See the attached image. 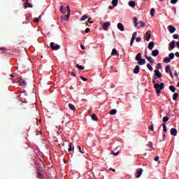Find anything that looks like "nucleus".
Here are the masks:
<instances>
[{
	"label": "nucleus",
	"mask_w": 179,
	"mask_h": 179,
	"mask_svg": "<svg viewBox=\"0 0 179 179\" xmlns=\"http://www.w3.org/2000/svg\"><path fill=\"white\" fill-rule=\"evenodd\" d=\"M92 120L93 121H97V120H99V118L97 117V115L96 114H92Z\"/></svg>",
	"instance_id": "30"
},
{
	"label": "nucleus",
	"mask_w": 179,
	"mask_h": 179,
	"mask_svg": "<svg viewBox=\"0 0 179 179\" xmlns=\"http://www.w3.org/2000/svg\"><path fill=\"white\" fill-rule=\"evenodd\" d=\"M139 65H136L134 68V69L133 70L134 73H135L136 75H138V73H139Z\"/></svg>",
	"instance_id": "15"
},
{
	"label": "nucleus",
	"mask_w": 179,
	"mask_h": 179,
	"mask_svg": "<svg viewBox=\"0 0 179 179\" xmlns=\"http://www.w3.org/2000/svg\"><path fill=\"white\" fill-rule=\"evenodd\" d=\"M157 68V69H162V64H157V66L156 67Z\"/></svg>",
	"instance_id": "51"
},
{
	"label": "nucleus",
	"mask_w": 179,
	"mask_h": 179,
	"mask_svg": "<svg viewBox=\"0 0 179 179\" xmlns=\"http://www.w3.org/2000/svg\"><path fill=\"white\" fill-rule=\"evenodd\" d=\"M18 83H19L20 86H26V85H27L26 80L24 79H23V78H22V77L18 78Z\"/></svg>",
	"instance_id": "4"
},
{
	"label": "nucleus",
	"mask_w": 179,
	"mask_h": 179,
	"mask_svg": "<svg viewBox=\"0 0 179 179\" xmlns=\"http://www.w3.org/2000/svg\"><path fill=\"white\" fill-rule=\"evenodd\" d=\"M87 17H89V15H83V16L81 17L80 21H81V22H83V21L86 20V19H87Z\"/></svg>",
	"instance_id": "28"
},
{
	"label": "nucleus",
	"mask_w": 179,
	"mask_h": 179,
	"mask_svg": "<svg viewBox=\"0 0 179 179\" xmlns=\"http://www.w3.org/2000/svg\"><path fill=\"white\" fill-rule=\"evenodd\" d=\"M145 57L146 59H148V61L149 62H150V64H154L155 63V60H153L152 57L148 56V52H145Z\"/></svg>",
	"instance_id": "7"
},
{
	"label": "nucleus",
	"mask_w": 179,
	"mask_h": 179,
	"mask_svg": "<svg viewBox=\"0 0 179 179\" xmlns=\"http://www.w3.org/2000/svg\"><path fill=\"white\" fill-rule=\"evenodd\" d=\"M177 129L172 128L171 129V135H173V136H177Z\"/></svg>",
	"instance_id": "14"
},
{
	"label": "nucleus",
	"mask_w": 179,
	"mask_h": 179,
	"mask_svg": "<svg viewBox=\"0 0 179 179\" xmlns=\"http://www.w3.org/2000/svg\"><path fill=\"white\" fill-rule=\"evenodd\" d=\"M134 41H135V40L131 39V41H130V46L131 47H132V45H134Z\"/></svg>",
	"instance_id": "54"
},
{
	"label": "nucleus",
	"mask_w": 179,
	"mask_h": 179,
	"mask_svg": "<svg viewBox=\"0 0 179 179\" xmlns=\"http://www.w3.org/2000/svg\"><path fill=\"white\" fill-rule=\"evenodd\" d=\"M66 9H67V14L71 15V7H69V6H67Z\"/></svg>",
	"instance_id": "43"
},
{
	"label": "nucleus",
	"mask_w": 179,
	"mask_h": 179,
	"mask_svg": "<svg viewBox=\"0 0 179 179\" xmlns=\"http://www.w3.org/2000/svg\"><path fill=\"white\" fill-rule=\"evenodd\" d=\"M165 72H166V73H169L170 72H171V69H170V66H166Z\"/></svg>",
	"instance_id": "35"
},
{
	"label": "nucleus",
	"mask_w": 179,
	"mask_h": 179,
	"mask_svg": "<svg viewBox=\"0 0 179 179\" xmlns=\"http://www.w3.org/2000/svg\"><path fill=\"white\" fill-rule=\"evenodd\" d=\"M76 68H78V69H80V71H83V69H85V67L83 66H80L79 64H76Z\"/></svg>",
	"instance_id": "37"
},
{
	"label": "nucleus",
	"mask_w": 179,
	"mask_h": 179,
	"mask_svg": "<svg viewBox=\"0 0 179 179\" xmlns=\"http://www.w3.org/2000/svg\"><path fill=\"white\" fill-rule=\"evenodd\" d=\"M152 55L153 57H157V55H159V50L155 49L154 50L152 51Z\"/></svg>",
	"instance_id": "17"
},
{
	"label": "nucleus",
	"mask_w": 179,
	"mask_h": 179,
	"mask_svg": "<svg viewBox=\"0 0 179 179\" xmlns=\"http://www.w3.org/2000/svg\"><path fill=\"white\" fill-rule=\"evenodd\" d=\"M129 6H131V8H135V1H129Z\"/></svg>",
	"instance_id": "31"
},
{
	"label": "nucleus",
	"mask_w": 179,
	"mask_h": 179,
	"mask_svg": "<svg viewBox=\"0 0 179 179\" xmlns=\"http://www.w3.org/2000/svg\"><path fill=\"white\" fill-rule=\"evenodd\" d=\"M69 107L70 110H72L73 111H75V110H76V108L72 103H69Z\"/></svg>",
	"instance_id": "23"
},
{
	"label": "nucleus",
	"mask_w": 179,
	"mask_h": 179,
	"mask_svg": "<svg viewBox=\"0 0 179 179\" xmlns=\"http://www.w3.org/2000/svg\"><path fill=\"white\" fill-rule=\"evenodd\" d=\"M162 141H166V134H163L162 136Z\"/></svg>",
	"instance_id": "61"
},
{
	"label": "nucleus",
	"mask_w": 179,
	"mask_h": 179,
	"mask_svg": "<svg viewBox=\"0 0 179 179\" xmlns=\"http://www.w3.org/2000/svg\"><path fill=\"white\" fill-rule=\"evenodd\" d=\"M154 48H155V42H153V41L150 42L148 44L149 50H153Z\"/></svg>",
	"instance_id": "16"
},
{
	"label": "nucleus",
	"mask_w": 179,
	"mask_h": 179,
	"mask_svg": "<svg viewBox=\"0 0 179 179\" xmlns=\"http://www.w3.org/2000/svg\"><path fill=\"white\" fill-rule=\"evenodd\" d=\"M23 2H24V8L25 9H27V8H33V5L31 3H29V0H23Z\"/></svg>",
	"instance_id": "6"
},
{
	"label": "nucleus",
	"mask_w": 179,
	"mask_h": 179,
	"mask_svg": "<svg viewBox=\"0 0 179 179\" xmlns=\"http://www.w3.org/2000/svg\"><path fill=\"white\" fill-rule=\"evenodd\" d=\"M169 75L171 78H174V76H173V73L171 71H170Z\"/></svg>",
	"instance_id": "64"
},
{
	"label": "nucleus",
	"mask_w": 179,
	"mask_h": 179,
	"mask_svg": "<svg viewBox=\"0 0 179 179\" xmlns=\"http://www.w3.org/2000/svg\"><path fill=\"white\" fill-rule=\"evenodd\" d=\"M168 30L169 32L173 34V33H175L176 30H177V29H176V27H174L173 25H169V26H168Z\"/></svg>",
	"instance_id": "8"
},
{
	"label": "nucleus",
	"mask_w": 179,
	"mask_h": 179,
	"mask_svg": "<svg viewBox=\"0 0 179 179\" xmlns=\"http://www.w3.org/2000/svg\"><path fill=\"white\" fill-rule=\"evenodd\" d=\"M88 22H89V23H93V22L92 21V17H90L88 18Z\"/></svg>",
	"instance_id": "58"
},
{
	"label": "nucleus",
	"mask_w": 179,
	"mask_h": 179,
	"mask_svg": "<svg viewBox=\"0 0 179 179\" xmlns=\"http://www.w3.org/2000/svg\"><path fill=\"white\" fill-rule=\"evenodd\" d=\"M171 61V59H170V57H166L164 59V62L165 64H169L170 62Z\"/></svg>",
	"instance_id": "22"
},
{
	"label": "nucleus",
	"mask_w": 179,
	"mask_h": 179,
	"mask_svg": "<svg viewBox=\"0 0 179 179\" xmlns=\"http://www.w3.org/2000/svg\"><path fill=\"white\" fill-rule=\"evenodd\" d=\"M173 38H174L175 40H177V38H178V34H173Z\"/></svg>",
	"instance_id": "50"
},
{
	"label": "nucleus",
	"mask_w": 179,
	"mask_h": 179,
	"mask_svg": "<svg viewBox=\"0 0 179 179\" xmlns=\"http://www.w3.org/2000/svg\"><path fill=\"white\" fill-rule=\"evenodd\" d=\"M50 48L52 50H54L55 51H57V50H59L61 48V45L54 43V42L50 43Z\"/></svg>",
	"instance_id": "3"
},
{
	"label": "nucleus",
	"mask_w": 179,
	"mask_h": 179,
	"mask_svg": "<svg viewBox=\"0 0 179 179\" xmlns=\"http://www.w3.org/2000/svg\"><path fill=\"white\" fill-rule=\"evenodd\" d=\"M162 127L164 132H167V127H166V124L163 123Z\"/></svg>",
	"instance_id": "39"
},
{
	"label": "nucleus",
	"mask_w": 179,
	"mask_h": 179,
	"mask_svg": "<svg viewBox=\"0 0 179 179\" xmlns=\"http://www.w3.org/2000/svg\"><path fill=\"white\" fill-rule=\"evenodd\" d=\"M156 92H157V94H160L161 93V90H159V89H155Z\"/></svg>",
	"instance_id": "55"
},
{
	"label": "nucleus",
	"mask_w": 179,
	"mask_h": 179,
	"mask_svg": "<svg viewBox=\"0 0 179 179\" xmlns=\"http://www.w3.org/2000/svg\"><path fill=\"white\" fill-rule=\"evenodd\" d=\"M177 99H178V93L175 92L173 95V100H174L176 101V100H177Z\"/></svg>",
	"instance_id": "29"
},
{
	"label": "nucleus",
	"mask_w": 179,
	"mask_h": 179,
	"mask_svg": "<svg viewBox=\"0 0 179 179\" xmlns=\"http://www.w3.org/2000/svg\"><path fill=\"white\" fill-rule=\"evenodd\" d=\"M177 2H178V0H171V3H172V5H176V3H177Z\"/></svg>",
	"instance_id": "45"
},
{
	"label": "nucleus",
	"mask_w": 179,
	"mask_h": 179,
	"mask_svg": "<svg viewBox=\"0 0 179 179\" xmlns=\"http://www.w3.org/2000/svg\"><path fill=\"white\" fill-rule=\"evenodd\" d=\"M142 173H143V169H140L139 170H138L136 173V178H139L141 176H142Z\"/></svg>",
	"instance_id": "9"
},
{
	"label": "nucleus",
	"mask_w": 179,
	"mask_h": 179,
	"mask_svg": "<svg viewBox=\"0 0 179 179\" xmlns=\"http://www.w3.org/2000/svg\"><path fill=\"white\" fill-rule=\"evenodd\" d=\"M81 50H86V48L83 45H80Z\"/></svg>",
	"instance_id": "60"
},
{
	"label": "nucleus",
	"mask_w": 179,
	"mask_h": 179,
	"mask_svg": "<svg viewBox=\"0 0 179 179\" xmlns=\"http://www.w3.org/2000/svg\"><path fill=\"white\" fill-rule=\"evenodd\" d=\"M0 50H1V51H3V52H6V48H0Z\"/></svg>",
	"instance_id": "57"
},
{
	"label": "nucleus",
	"mask_w": 179,
	"mask_h": 179,
	"mask_svg": "<svg viewBox=\"0 0 179 179\" xmlns=\"http://www.w3.org/2000/svg\"><path fill=\"white\" fill-rule=\"evenodd\" d=\"M175 55L173 52L169 54V59H174Z\"/></svg>",
	"instance_id": "41"
},
{
	"label": "nucleus",
	"mask_w": 179,
	"mask_h": 179,
	"mask_svg": "<svg viewBox=\"0 0 179 179\" xmlns=\"http://www.w3.org/2000/svg\"><path fill=\"white\" fill-rule=\"evenodd\" d=\"M138 65H145L146 64V60L145 59H141L138 61Z\"/></svg>",
	"instance_id": "18"
},
{
	"label": "nucleus",
	"mask_w": 179,
	"mask_h": 179,
	"mask_svg": "<svg viewBox=\"0 0 179 179\" xmlns=\"http://www.w3.org/2000/svg\"><path fill=\"white\" fill-rule=\"evenodd\" d=\"M144 37H145V38L147 41H149V40H150V38L152 37V34H150V31H147Z\"/></svg>",
	"instance_id": "5"
},
{
	"label": "nucleus",
	"mask_w": 179,
	"mask_h": 179,
	"mask_svg": "<svg viewBox=\"0 0 179 179\" xmlns=\"http://www.w3.org/2000/svg\"><path fill=\"white\" fill-rule=\"evenodd\" d=\"M175 55H176V57H177L178 58H179V52H176L175 53Z\"/></svg>",
	"instance_id": "63"
},
{
	"label": "nucleus",
	"mask_w": 179,
	"mask_h": 179,
	"mask_svg": "<svg viewBox=\"0 0 179 179\" xmlns=\"http://www.w3.org/2000/svg\"><path fill=\"white\" fill-rule=\"evenodd\" d=\"M148 146H149V148H153V143L150 141L148 144Z\"/></svg>",
	"instance_id": "49"
},
{
	"label": "nucleus",
	"mask_w": 179,
	"mask_h": 179,
	"mask_svg": "<svg viewBox=\"0 0 179 179\" xmlns=\"http://www.w3.org/2000/svg\"><path fill=\"white\" fill-rule=\"evenodd\" d=\"M154 88L158 89L159 90H163V89L164 88V83H161V84L155 83L154 85Z\"/></svg>",
	"instance_id": "2"
},
{
	"label": "nucleus",
	"mask_w": 179,
	"mask_h": 179,
	"mask_svg": "<svg viewBox=\"0 0 179 179\" xmlns=\"http://www.w3.org/2000/svg\"><path fill=\"white\" fill-rule=\"evenodd\" d=\"M147 68L151 71H153V67H152V65H150V64H147Z\"/></svg>",
	"instance_id": "40"
},
{
	"label": "nucleus",
	"mask_w": 179,
	"mask_h": 179,
	"mask_svg": "<svg viewBox=\"0 0 179 179\" xmlns=\"http://www.w3.org/2000/svg\"><path fill=\"white\" fill-rule=\"evenodd\" d=\"M69 16H71V14H68V13L66 15L62 16V17H61L62 22H65V21L68 20V19H69Z\"/></svg>",
	"instance_id": "11"
},
{
	"label": "nucleus",
	"mask_w": 179,
	"mask_h": 179,
	"mask_svg": "<svg viewBox=\"0 0 179 179\" xmlns=\"http://www.w3.org/2000/svg\"><path fill=\"white\" fill-rule=\"evenodd\" d=\"M137 34H138L136 32H134L132 37H131V40H135V38H136Z\"/></svg>",
	"instance_id": "42"
},
{
	"label": "nucleus",
	"mask_w": 179,
	"mask_h": 179,
	"mask_svg": "<svg viewBox=\"0 0 179 179\" xmlns=\"http://www.w3.org/2000/svg\"><path fill=\"white\" fill-rule=\"evenodd\" d=\"M80 79H82V80H83L84 82L87 81V78L83 77V76H80Z\"/></svg>",
	"instance_id": "46"
},
{
	"label": "nucleus",
	"mask_w": 179,
	"mask_h": 179,
	"mask_svg": "<svg viewBox=\"0 0 179 179\" xmlns=\"http://www.w3.org/2000/svg\"><path fill=\"white\" fill-rule=\"evenodd\" d=\"M155 74L153 76V79H159V78H162V73H160V71L159 69L155 70Z\"/></svg>",
	"instance_id": "1"
},
{
	"label": "nucleus",
	"mask_w": 179,
	"mask_h": 179,
	"mask_svg": "<svg viewBox=\"0 0 179 179\" xmlns=\"http://www.w3.org/2000/svg\"><path fill=\"white\" fill-rule=\"evenodd\" d=\"M77 150L78 152H80V153H81L82 155L85 153V150L82 149V148H80V145H77Z\"/></svg>",
	"instance_id": "20"
},
{
	"label": "nucleus",
	"mask_w": 179,
	"mask_h": 179,
	"mask_svg": "<svg viewBox=\"0 0 179 179\" xmlns=\"http://www.w3.org/2000/svg\"><path fill=\"white\" fill-rule=\"evenodd\" d=\"M60 12H61V13L65 14L66 12V8H64V6H62L60 7Z\"/></svg>",
	"instance_id": "25"
},
{
	"label": "nucleus",
	"mask_w": 179,
	"mask_h": 179,
	"mask_svg": "<svg viewBox=\"0 0 179 179\" xmlns=\"http://www.w3.org/2000/svg\"><path fill=\"white\" fill-rule=\"evenodd\" d=\"M142 59V53H138L136 56V61H141Z\"/></svg>",
	"instance_id": "19"
},
{
	"label": "nucleus",
	"mask_w": 179,
	"mask_h": 179,
	"mask_svg": "<svg viewBox=\"0 0 179 179\" xmlns=\"http://www.w3.org/2000/svg\"><path fill=\"white\" fill-rule=\"evenodd\" d=\"M169 47L171 50H174L176 48V41H172L169 43Z\"/></svg>",
	"instance_id": "13"
},
{
	"label": "nucleus",
	"mask_w": 179,
	"mask_h": 179,
	"mask_svg": "<svg viewBox=\"0 0 179 179\" xmlns=\"http://www.w3.org/2000/svg\"><path fill=\"white\" fill-rule=\"evenodd\" d=\"M169 90H171V92H172V93H176V87H174L173 85H170Z\"/></svg>",
	"instance_id": "24"
},
{
	"label": "nucleus",
	"mask_w": 179,
	"mask_h": 179,
	"mask_svg": "<svg viewBox=\"0 0 179 179\" xmlns=\"http://www.w3.org/2000/svg\"><path fill=\"white\" fill-rule=\"evenodd\" d=\"M133 22L134 23L135 27H136V26H138V18L136 17H134Z\"/></svg>",
	"instance_id": "27"
},
{
	"label": "nucleus",
	"mask_w": 179,
	"mask_h": 179,
	"mask_svg": "<svg viewBox=\"0 0 179 179\" xmlns=\"http://www.w3.org/2000/svg\"><path fill=\"white\" fill-rule=\"evenodd\" d=\"M156 13V10H155V8H152L150 10V15L151 16H155V13Z\"/></svg>",
	"instance_id": "38"
},
{
	"label": "nucleus",
	"mask_w": 179,
	"mask_h": 179,
	"mask_svg": "<svg viewBox=\"0 0 179 179\" xmlns=\"http://www.w3.org/2000/svg\"><path fill=\"white\" fill-rule=\"evenodd\" d=\"M140 23H141L140 27H142V28L145 27L146 24L145 22H143V21H141Z\"/></svg>",
	"instance_id": "44"
},
{
	"label": "nucleus",
	"mask_w": 179,
	"mask_h": 179,
	"mask_svg": "<svg viewBox=\"0 0 179 179\" xmlns=\"http://www.w3.org/2000/svg\"><path fill=\"white\" fill-rule=\"evenodd\" d=\"M117 29L119 30H120V31H124V30H125V28L124 27V25L121 22H119L117 24Z\"/></svg>",
	"instance_id": "12"
},
{
	"label": "nucleus",
	"mask_w": 179,
	"mask_h": 179,
	"mask_svg": "<svg viewBox=\"0 0 179 179\" xmlns=\"http://www.w3.org/2000/svg\"><path fill=\"white\" fill-rule=\"evenodd\" d=\"M111 55H112L113 57L117 55V49L113 48V49L112 50Z\"/></svg>",
	"instance_id": "34"
},
{
	"label": "nucleus",
	"mask_w": 179,
	"mask_h": 179,
	"mask_svg": "<svg viewBox=\"0 0 179 179\" xmlns=\"http://www.w3.org/2000/svg\"><path fill=\"white\" fill-rule=\"evenodd\" d=\"M113 156H118V155H120V151H117V152H113Z\"/></svg>",
	"instance_id": "52"
},
{
	"label": "nucleus",
	"mask_w": 179,
	"mask_h": 179,
	"mask_svg": "<svg viewBox=\"0 0 179 179\" xmlns=\"http://www.w3.org/2000/svg\"><path fill=\"white\" fill-rule=\"evenodd\" d=\"M155 162H159V156H157L154 158Z\"/></svg>",
	"instance_id": "56"
},
{
	"label": "nucleus",
	"mask_w": 179,
	"mask_h": 179,
	"mask_svg": "<svg viewBox=\"0 0 179 179\" xmlns=\"http://www.w3.org/2000/svg\"><path fill=\"white\" fill-rule=\"evenodd\" d=\"M112 5H113V8H115V6H117V5H118V0H113Z\"/></svg>",
	"instance_id": "26"
},
{
	"label": "nucleus",
	"mask_w": 179,
	"mask_h": 179,
	"mask_svg": "<svg viewBox=\"0 0 179 179\" xmlns=\"http://www.w3.org/2000/svg\"><path fill=\"white\" fill-rule=\"evenodd\" d=\"M110 114L111 115H115V114H117V110L116 109H112L110 111Z\"/></svg>",
	"instance_id": "32"
},
{
	"label": "nucleus",
	"mask_w": 179,
	"mask_h": 179,
	"mask_svg": "<svg viewBox=\"0 0 179 179\" xmlns=\"http://www.w3.org/2000/svg\"><path fill=\"white\" fill-rule=\"evenodd\" d=\"M110 24H111L110 22H104L102 26L103 30H108V26H110Z\"/></svg>",
	"instance_id": "10"
},
{
	"label": "nucleus",
	"mask_w": 179,
	"mask_h": 179,
	"mask_svg": "<svg viewBox=\"0 0 179 179\" xmlns=\"http://www.w3.org/2000/svg\"><path fill=\"white\" fill-rule=\"evenodd\" d=\"M34 22H35V23H38V22H40V20H38V18L36 17V18H34Z\"/></svg>",
	"instance_id": "53"
},
{
	"label": "nucleus",
	"mask_w": 179,
	"mask_h": 179,
	"mask_svg": "<svg viewBox=\"0 0 179 179\" xmlns=\"http://www.w3.org/2000/svg\"><path fill=\"white\" fill-rule=\"evenodd\" d=\"M69 73H70V75H71V76H74V77L76 78V74H75V73H73V72H70Z\"/></svg>",
	"instance_id": "59"
},
{
	"label": "nucleus",
	"mask_w": 179,
	"mask_h": 179,
	"mask_svg": "<svg viewBox=\"0 0 179 179\" xmlns=\"http://www.w3.org/2000/svg\"><path fill=\"white\" fill-rule=\"evenodd\" d=\"M149 129H150V131H155V128L153 127V124H151L148 127Z\"/></svg>",
	"instance_id": "47"
},
{
	"label": "nucleus",
	"mask_w": 179,
	"mask_h": 179,
	"mask_svg": "<svg viewBox=\"0 0 179 179\" xmlns=\"http://www.w3.org/2000/svg\"><path fill=\"white\" fill-rule=\"evenodd\" d=\"M90 31V28H86L85 33H89Z\"/></svg>",
	"instance_id": "62"
},
{
	"label": "nucleus",
	"mask_w": 179,
	"mask_h": 179,
	"mask_svg": "<svg viewBox=\"0 0 179 179\" xmlns=\"http://www.w3.org/2000/svg\"><path fill=\"white\" fill-rule=\"evenodd\" d=\"M141 40H142V38H141V37H137V38H136V41L137 43L141 42Z\"/></svg>",
	"instance_id": "48"
},
{
	"label": "nucleus",
	"mask_w": 179,
	"mask_h": 179,
	"mask_svg": "<svg viewBox=\"0 0 179 179\" xmlns=\"http://www.w3.org/2000/svg\"><path fill=\"white\" fill-rule=\"evenodd\" d=\"M169 120H170V117H169V116L164 117H163L164 124H166V122H167V121H169Z\"/></svg>",
	"instance_id": "36"
},
{
	"label": "nucleus",
	"mask_w": 179,
	"mask_h": 179,
	"mask_svg": "<svg viewBox=\"0 0 179 179\" xmlns=\"http://www.w3.org/2000/svg\"><path fill=\"white\" fill-rule=\"evenodd\" d=\"M72 150H75V147L73 146L72 148V143H70L69 144V149H68V152H72Z\"/></svg>",
	"instance_id": "21"
},
{
	"label": "nucleus",
	"mask_w": 179,
	"mask_h": 179,
	"mask_svg": "<svg viewBox=\"0 0 179 179\" xmlns=\"http://www.w3.org/2000/svg\"><path fill=\"white\" fill-rule=\"evenodd\" d=\"M38 177L40 178V179H43V174H41V171H40V169H38Z\"/></svg>",
	"instance_id": "33"
}]
</instances>
